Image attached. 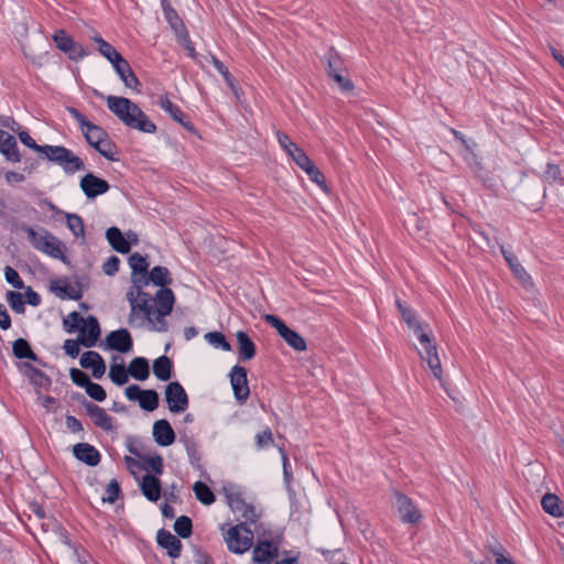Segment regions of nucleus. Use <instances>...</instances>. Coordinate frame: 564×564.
<instances>
[{
  "label": "nucleus",
  "mask_w": 564,
  "mask_h": 564,
  "mask_svg": "<svg viewBox=\"0 0 564 564\" xmlns=\"http://www.w3.org/2000/svg\"><path fill=\"white\" fill-rule=\"evenodd\" d=\"M130 305L128 324L131 327L161 330L162 319L170 315L174 305V293L163 288L152 297L142 286H131L126 294Z\"/></svg>",
  "instance_id": "obj_1"
},
{
  "label": "nucleus",
  "mask_w": 564,
  "mask_h": 564,
  "mask_svg": "<svg viewBox=\"0 0 564 564\" xmlns=\"http://www.w3.org/2000/svg\"><path fill=\"white\" fill-rule=\"evenodd\" d=\"M397 307L408 328L412 332L415 339L414 349L421 361L426 365L433 378L443 381V367L431 325L421 319L412 308L403 305L400 301H397Z\"/></svg>",
  "instance_id": "obj_2"
},
{
  "label": "nucleus",
  "mask_w": 564,
  "mask_h": 564,
  "mask_svg": "<svg viewBox=\"0 0 564 564\" xmlns=\"http://www.w3.org/2000/svg\"><path fill=\"white\" fill-rule=\"evenodd\" d=\"M275 138L285 155L308 176L311 182L318 186L325 194H329L330 189L326 183L325 175L315 165L304 149L281 130L275 131Z\"/></svg>",
  "instance_id": "obj_3"
},
{
  "label": "nucleus",
  "mask_w": 564,
  "mask_h": 564,
  "mask_svg": "<svg viewBox=\"0 0 564 564\" xmlns=\"http://www.w3.org/2000/svg\"><path fill=\"white\" fill-rule=\"evenodd\" d=\"M108 109L127 127L153 134L156 126L145 112L129 98L121 96H108L106 98Z\"/></svg>",
  "instance_id": "obj_4"
},
{
  "label": "nucleus",
  "mask_w": 564,
  "mask_h": 564,
  "mask_svg": "<svg viewBox=\"0 0 564 564\" xmlns=\"http://www.w3.org/2000/svg\"><path fill=\"white\" fill-rule=\"evenodd\" d=\"M19 138L23 144L36 150L50 161H54L63 166L67 173H74L84 169L83 161L72 151L63 147L44 145L40 147L28 132H21Z\"/></svg>",
  "instance_id": "obj_5"
},
{
  "label": "nucleus",
  "mask_w": 564,
  "mask_h": 564,
  "mask_svg": "<svg viewBox=\"0 0 564 564\" xmlns=\"http://www.w3.org/2000/svg\"><path fill=\"white\" fill-rule=\"evenodd\" d=\"M67 333L78 332V341L85 347H93L100 337V327L97 318L82 317L79 313L72 312L63 321Z\"/></svg>",
  "instance_id": "obj_6"
},
{
  "label": "nucleus",
  "mask_w": 564,
  "mask_h": 564,
  "mask_svg": "<svg viewBox=\"0 0 564 564\" xmlns=\"http://www.w3.org/2000/svg\"><path fill=\"white\" fill-rule=\"evenodd\" d=\"M221 534L228 551L235 554L246 553L253 544V532L243 523L221 527Z\"/></svg>",
  "instance_id": "obj_7"
},
{
  "label": "nucleus",
  "mask_w": 564,
  "mask_h": 564,
  "mask_svg": "<svg viewBox=\"0 0 564 564\" xmlns=\"http://www.w3.org/2000/svg\"><path fill=\"white\" fill-rule=\"evenodd\" d=\"M87 142L94 147L104 158L109 161H118V151L116 145L108 139L107 132L88 121L85 129H82Z\"/></svg>",
  "instance_id": "obj_8"
},
{
  "label": "nucleus",
  "mask_w": 564,
  "mask_h": 564,
  "mask_svg": "<svg viewBox=\"0 0 564 564\" xmlns=\"http://www.w3.org/2000/svg\"><path fill=\"white\" fill-rule=\"evenodd\" d=\"M31 243L39 251L46 253L47 256L65 260V246L55 236L50 234L45 229H30L28 231Z\"/></svg>",
  "instance_id": "obj_9"
},
{
  "label": "nucleus",
  "mask_w": 564,
  "mask_h": 564,
  "mask_svg": "<svg viewBox=\"0 0 564 564\" xmlns=\"http://www.w3.org/2000/svg\"><path fill=\"white\" fill-rule=\"evenodd\" d=\"M223 491L226 496L227 503L234 513L239 514L249 522H254L259 518L257 509L246 501L239 487L234 484H228L224 486Z\"/></svg>",
  "instance_id": "obj_10"
},
{
  "label": "nucleus",
  "mask_w": 564,
  "mask_h": 564,
  "mask_svg": "<svg viewBox=\"0 0 564 564\" xmlns=\"http://www.w3.org/2000/svg\"><path fill=\"white\" fill-rule=\"evenodd\" d=\"M264 321L269 323L279 334V336L295 351H305L307 349L306 340L296 330L291 329L281 318L272 314H265Z\"/></svg>",
  "instance_id": "obj_11"
},
{
  "label": "nucleus",
  "mask_w": 564,
  "mask_h": 564,
  "mask_svg": "<svg viewBox=\"0 0 564 564\" xmlns=\"http://www.w3.org/2000/svg\"><path fill=\"white\" fill-rule=\"evenodd\" d=\"M162 8L165 19L167 20L171 28L175 31L178 42L187 50L188 54L194 57L195 48L189 40V35L182 20L166 0H162Z\"/></svg>",
  "instance_id": "obj_12"
},
{
  "label": "nucleus",
  "mask_w": 564,
  "mask_h": 564,
  "mask_svg": "<svg viewBox=\"0 0 564 564\" xmlns=\"http://www.w3.org/2000/svg\"><path fill=\"white\" fill-rule=\"evenodd\" d=\"M165 401L172 413H182L188 406V397L178 382H171L165 388Z\"/></svg>",
  "instance_id": "obj_13"
},
{
  "label": "nucleus",
  "mask_w": 564,
  "mask_h": 564,
  "mask_svg": "<svg viewBox=\"0 0 564 564\" xmlns=\"http://www.w3.org/2000/svg\"><path fill=\"white\" fill-rule=\"evenodd\" d=\"M52 37L56 47L67 54L72 59H80L88 54V52L80 44H77L64 30H57Z\"/></svg>",
  "instance_id": "obj_14"
},
{
  "label": "nucleus",
  "mask_w": 564,
  "mask_h": 564,
  "mask_svg": "<svg viewBox=\"0 0 564 564\" xmlns=\"http://www.w3.org/2000/svg\"><path fill=\"white\" fill-rule=\"evenodd\" d=\"M395 502L394 506L398 510V513L401 520L404 523L416 524L422 519V513L417 509V507L413 503V501L404 494L397 492L395 494Z\"/></svg>",
  "instance_id": "obj_15"
},
{
  "label": "nucleus",
  "mask_w": 564,
  "mask_h": 564,
  "mask_svg": "<svg viewBox=\"0 0 564 564\" xmlns=\"http://www.w3.org/2000/svg\"><path fill=\"white\" fill-rule=\"evenodd\" d=\"M230 383L234 394L239 402H245L250 393L247 371L243 367L234 366L230 371Z\"/></svg>",
  "instance_id": "obj_16"
},
{
  "label": "nucleus",
  "mask_w": 564,
  "mask_h": 564,
  "mask_svg": "<svg viewBox=\"0 0 564 564\" xmlns=\"http://www.w3.org/2000/svg\"><path fill=\"white\" fill-rule=\"evenodd\" d=\"M20 372L26 377L30 383L35 388V392L40 394L42 391L48 390L51 380L41 370L36 369L29 362L19 365Z\"/></svg>",
  "instance_id": "obj_17"
},
{
  "label": "nucleus",
  "mask_w": 564,
  "mask_h": 564,
  "mask_svg": "<svg viewBox=\"0 0 564 564\" xmlns=\"http://www.w3.org/2000/svg\"><path fill=\"white\" fill-rule=\"evenodd\" d=\"M129 265L132 270V286L148 285L147 273L149 269V262L147 261V258L135 252L130 256Z\"/></svg>",
  "instance_id": "obj_18"
},
{
  "label": "nucleus",
  "mask_w": 564,
  "mask_h": 564,
  "mask_svg": "<svg viewBox=\"0 0 564 564\" xmlns=\"http://www.w3.org/2000/svg\"><path fill=\"white\" fill-rule=\"evenodd\" d=\"M80 188L88 198H95L109 191V184L106 180L100 178L91 173L86 174L80 180Z\"/></svg>",
  "instance_id": "obj_19"
},
{
  "label": "nucleus",
  "mask_w": 564,
  "mask_h": 564,
  "mask_svg": "<svg viewBox=\"0 0 564 564\" xmlns=\"http://www.w3.org/2000/svg\"><path fill=\"white\" fill-rule=\"evenodd\" d=\"M94 42L97 44V50L117 70V67H120L121 64L127 62V59L107 41H105L98 34L93 36Z\"/></svg>",
  "instance_id": "obj_20"
},
{
  "label": "nucleus",
  "mask_w": 564,
  "mask_h": 564,
  "mask_svg": "<svg viewBox=\"0 0 564 564\" xmlns=\"http://www.w3.org/2000/svg\"><path fill=\"white\" fill-rule=\"evenodd\" d=\"M106 344L110 349L128 352L132 348V338L127 329H119L106 337Z\"/></svg>",
  "instance_id": "obj_21"
},
{
  "label": "nucleus",
  "mask_w": 564,
  "mask_h": 564,
  "mask_svg": "<svg viewBox=\"0 0 564 564\" xmlns=\"http://www.w3.org/2000/svg\"><path fill=\"white\" fill-rule=\"evenodd\" d=\"M276 555L278 546L269 541H259L252 551V560L257 564H270Z\"/></svg>",
  "instance_id": "obj_22"
},
{
  "label": "nucleus",
  "mask_w": 564,
  "mask_h": 564,
  "mask_svg": "<svg viewBox=\"0 0 564 564\" xmlns=\"http://www.w3.org/2000/svg\"><path fill=\"white\" fill-rule=\"evenodd\" d=\"M80 366L90 369L93 376L100 379L106 372V364L102 357L96 351H86L80 357Z\"/></svg>",
  "instance_id": "obj_23"
},
{
  "label": "nucleus",
  "mask_w": 564,
  "mask_h": 564,
  "mask_svg": "<svg viewBox=\"0 0 564 564\" xmlns=\"http://www.w3.org/2000/svg\"><path fill=\"white\" fill-rule=\"evenodd\" d=\"M153 438L160 446H170L175 441V433L166 420H159L153 424Z\"/></svg>",
  "instance_id": "obj_24"
},
{
  "label": "nucleus",
  "mask_w": 564,
  "mask_h": 564,
  "mask_svg": "<svg viewBox=\"0 0 564 564\" xmlns=\"http://www.w3.org/2000/svg\"><path fill=\"white\" fill-rule=\"evenodd\" d=\"M86 411L94 424L105 431L113 430L112 417L100 406L96 404H87Z\"/></svg>",
  "instance_id": "obj_25"
},
{
  "label": "nucleus",
  "mask_w": 564,
  "mask_h": 564,
  "mask_svg": "<svg viewBox=\"0 0 564 564\" xmlns=\"http://www.w3.org/2000/svg\"><path fill=\"white\" fill-rule=\"evenodd\" d=\"M159 105L161 108L166 111L175 121L181 123L187 131L192 133H196L194 126L189 121L184 120V113L182 110L174 105L169 97L161 96L159 99Z\"/></svg>",
  "instance_id": "obj_26"
},
{
  "label": "nucleus",
  "mask_w": 564,
  "mask_h": 564,
  "mask_svg": "<svg viewBox=\"0 0 564 564\" xmlns=\"http://www.w3.org/2000/svg\"><path fill=\"white\" fill-rule=\"evenodd\" d=\"M115 72L117 73L118 77L120 78V80L127 89H130L137 94L141 91V83L133 73L128 61L121 64L120 67H117V70Z\"/></svg>",
  "instance_id": "obj_27"
},
{
  "label": "nucleus",
  "mask_w": 564,
  "mask_h": 564,
  "mask_svg": "<svg viewBox=\"0 0 564 564\" xmlns=\"http://www.w3.org/2000/svg\"><path fill=\"white\" fill-rule=\"evenodd\" d=\"M73 453L77 459L90 466H96L100 460L98 451L87 443L76 444L73 448Z\"/></svg>",
  "instance_id": "obj_28"
},
{
  "label": "nucleus",
  "mask_w": 564,
  "mask_h": 564,
  "mask_svg": "<svg viewBox=\"0 0 564 564\" xmlns=\"http://www.w3.org/2000/svg\"><path fill=\"white\" fill-rule=\"evenodd\" d=\"M542 509L553 518H562L564 516V505L555 494H545L541 499Z\"/></svg>",
  "instance_id": "obj_29"
},
{
  "label": "nucleus",
  "mask_w": 564,
  "mask_h": 564,
  "mask_svg": "<svg viewBox=\"0 0 564 564\" xmlns=\"http://www.w3.org/2000/svg\"><path fill=\"white\" fill-rule=\"evenodd\" d=\"M158 543L167 551L172 557H177L181 552V542L171 532L160 530L156 535Z\"/></svg>",
  "instance_id": "obj_30"
},
{
  "label": "nucleus",
  "mask_w": 564,
  "mask_h": 564,
  "mask_svg": "<svg viewBox=\"0 0 564 564\" xmlns=\"http://www.w3.org/2000/svg\"><path fill=\"white\" fill-rule=\"evenodd\" d=\"M142 494L151 501H158L161 497V484L160 480L152 476L145 475L141 480Z\"/></svg>",
  "instance_id": "obj_31"
},
{
  "label": "nucleus",
  "mask_w": 564,
  "mask_h": 564,
  "mask_svg": "<svg viewBox=\"0 0 564 564\" xmlns=\"http://www.w3.org/2000/svg\"><path fill=\"white\" fill-rule=\"evenodd\" d=\"M107 240L110 246L120 253H128L130 251V241L126 239L119 228L110 227L107 232Z\"/></svg>",
  "instance_id": "obj_32"
},
{
  "label": "nucleus",
  "mask_w": 564,
  "mask_h": 564,
  "mask_svg": "<svg viewBox=\"0 0 564 564\" xmlns=\"http://www.w3.org/2000/svg\"><path fill=\"white\" fill-rule=\"evenodd\" d=\"M0 151L6 155V158L12 162H19L20 155L18 152L17 141L13 135L9 132L3 131V137L0 141Z\"/></svg>",
  "instance_id": "obj_33"
},
{
  "label": "nucleus",
  "mask_w": 564,
  "mask_h": 564,
  "mask_svg": "<svg viewBox=\"0 0 564 564\" xmlns=\"http://www.w3.org/2000/svg\"><path fill=\"white\" fill-rule=\"evenodd\" d=\"M128 371L134 379L143 381L150 375L149 362L145 358L137 357L129 364Z\"/></svg>",
  "instance_id": "obj_34"
},
{
  "label": "nucleus",
  "mask_w": 564,
  "mask_h": 564,
  "mask_svg": "<svg viewBox=\"0 0 564 564\" xmlns=\"http://www.w3.org/2000/svg\"><path fill=\"white\" fill-rule=\"evenodd\" d=\"M236 338L238 341L239 354L241 355V357L246 360H250L251 358H253L256 355V347L252 340L249 338V336L245 332L239 330L236 334Z\"/></svg>",
  "instance_id": "obj_35"
},
{
  "label": "nucleus",
  "mask_w": 564,
  "mask_h": 564,
  "mask_svg": "<svg viewBox=\"0 0 564 564\" xmlns=\"http://www.w3.org/2000/svg\"><path fill=\"white\" fill-rule=\"evenodd\" d=\"M153 372L158 379L162 381L169 380L172 375L171 360L165 356L158 358L153 364Z\"/></svg>",
  "instance_id": "obj_36"
},
{
  "label": "nucleus",
  "mask_w": 564,
  "mask_h": 564,
  "mask_svg": "<svg viewBox=\"0 0 564 564\" xmlns=\"http://www.w3.org/2000/svg\"><path fill=\"white\" fill-rule=\"evenodd\" d=\"M148 283L164 286L171 283L170 272L165 267H154L149 274L147 273Z\"/></svg>",
  "instance_id": "obj_37"
},
{
  "label": "nucleus",
  "mask_w": 564,
  "mask_h": 564,
  "mask_svg": "<svg viewBox=\"0 0 564 564\" xmlns=\"http://www.w3.org/2000/svg\"><path fill=\"white\" fill-rule=\"evenodd\" d=\"M12 349L13 355L19 359L28 358L34 361L37 360V357L32 350L30 344L23 338L17 339L12 345Z\"/></svg>",
  "instance_id": "obj_38"
},
{
  "label": "nucleus",
  "mask_w": 564,
  "mask_h": 564,
  "mask_svg": "<svg viewBox=\"0 0 564 564\" xmlns=\"http://www.w3.org/2000/svg\"><path fill=\"white\" fill-rule=\"evenodd\" d=\"M129 371L126 369L124 365L113 362L110 366L109 378L111 381L118 386H122L129 380Z\"/></svg>",
  "instance_id": "obj_39"
},
{
  "label": "nucleus",
  "mask_w": 564,
  "mask_h": 564,
  "mask_svg": "<svg viewBox=\"0 0 564 564\" xmlns=\"http://www.w3.org/2000/svg\"><path fill=\"white\" fill-rule=\"evenodd\" d=\"M193 490L195 492L196 498L202 503L208 506L215 501V496L206 484L202 481H196L193 486Z\"/></svg>",
  "instance_id": "obj_40"
},
{
  "label": "nucleus",
  "mask_w": 564,
  "mask_h": 564,
  "mask_svg": "<svg viewBox=\"0 0 564 564\" xmlns=\"http://www.w3.org/2000/svg\"><path fill=\"white\" fill-rule=\"evenodd\" d=\"M139 405L147 411H154L159 405V395L154 390H144L139 400Z\"/></svg>",
  "instance_id": "obj_41"
},
{
  "label": "nucleus",
  "mask_w": 564,
  "mask_h": 564,
  "mask_svg": "<svg viewBox=\"0 0 564 564\" xmlns=\"http://www.w3.org/2000/svg\"><path fill=\"white\" fill-rule=\"evenodd\" d=\"M492 556V564H517L512 556L501 545H497L490 549Z\"/></svg>",
  "instance_id": "obj_42"
},
{
  "label": "nucleus",
  "mask_w": 564,
  "mask_h": 564,
  "mask_svg": "<svg viewBox=\"0 0 564 564\" xmlns=\"http://www.w3.org/2000/svg\"><path fill=\"white\" fill-rule=\"evenodd\" d=\"M205 339L215 347H220L225 351H230L231 347L225 336L219 332H212L205 335Z\"/></svg>",
  "instance_id": "obj_43"
},
{
  "label": "nucleus",
  "mask_w": 564,
  "mask_h": 564,
  "mask_svg": "<svg viewBox=\"0 0 564 564\" xmlns=\"http://www.w3.org/2000/svg\"><path fill=\"white\" fill-rule=\"evenodd\" d=\"M174 530L182 538H187L192 533V521L187 517H180L174 523Z\"/></svg>",
  "instance_id": "obj_44"
},
{
  "label": "nucleus",
  "mask_w": 564,
  "mask_h": 564,
  "mask_svg": "<svg viewBox=\"0 0 564 564\" xmlns=\"http://www.w3.org/2000/svg\"><path fill=\"white\" fill-rule=\"evenodd\" d=\"M67 227L73 231L76 237H84V224L80 217L77 215H67L66 217Z\"/></svg>",
  "instance_id": "obj_45"
},
{
  "label": "nucleus",
  "mask_w": 564,
  "mask_h": 564,
  "mask_svg": "<svg viewBox=\"0 0 564 564\" xmlns=\"http://www.w3.org/2000/svg\"><path fill=\"white\" fill-rule=\"evenodd\" d=\"M254 440L259 449L268 447L269 445L273 444V435L271 430L265 427L254 436Z\"/></svg>",
  "instance_id": "obj_46"
},
{
  "label": "nucleus",
  "mask_w": 564,
  "mask_h": 564,
  "mask_svg": "<svg viewBox=\"0 0 564 564\" xmlns=\"http://www.w3.org/2000/svg\"><path fill=\"white\" fill-rule=\"evenodd\" d=\"M85 389L87 394L96 401H104L107 397L105 389L98 383L90 381Z\"/></svg>",
  "instance_id": "obj_47"
},
{
  "label": "nucleus",
  "mask_w": 564,
  "mask_h": 564,
  "mask_svg": "<svg viewBox=\"0 0 564 564\" xmlns=\"http://www.w3.org/2000/svg\"><path fill=\"white\" fill-rule=\"evenodd\" d=\"M329 76L336 82V84L344 91H351L354 89L352 82L341 72V73H329Z\"/></svg>",
  "instance_id": "obj_48"
},
{
  "label": "nucleus",
  "mask_w": 564,
  "mask_h": 564,
  "mask_svg": "<svg viewBox=\"0 0 564 564\" xmlns=\"http://www.w3.org/2000/svg\"><path fill=\"white\" fill-rule=\"evenodd\" d=\"M223 78L225 79L226 84L230 88L232 95L236 97V99L239 101L243 95V91L241 87L239 86L236 78L228 72L226 73Z\"/></svg>",
  "instance_id": "obj_49"
},
{
  "label": "nucleus",
  "mask_w": 564,
  "mask_h": 564,
  "mask_svg": "<svg viewBox=\"0 0 564 564\" xmlns=\"http://www.w3.org/2000/svg\"><path fill=\"white\" fill-rule=\"evenodd\" d=\"M405 227L410 232H420L424 229L422 219L416 214H411L405 220Z\"/></svg>",
  "instance_id": "obj_50"
},
{
  "label": "nucleus",
  "mask_w": 564,
  "mask_h": 564,
  "mask_svg": "<svg viewBox=\"0 0 564 564\" xmlns=\"http://www.w3.org/2000/svg\"><path fill=\"white\" fill-rule=\"evenodd\" d=\"M7 300L10 304V306L12 307V310H14L15 312L20 313L23 311L24 302H23L22 295L20 293H17L13 291L8 292Z\"/></svg>",
  "instance_id": "obj_51"
},
{
  "label": "nucleus",
  "mask_w": 564,
  "mask_h": 564,
  "mask_svg": "<svg viewBox=\"0 0 564 564\" xmlns=\"http://www.w3.org/2000/svg\"><path fill=\"white\" fill-rule=\"evenodd\" d=\"M120 488L116 480H111L107 485L106 496L102 498L105 502L113 503L119 495Z\"/></svg>",
  "instance_id": "obj_52"
},
{
  "label": "nucleus",
  "mask_w": 564,
  "mask_h": 564,
  "mask_svg": "<svg viewBox=\"0 0 564 564\" xmlns=\"http://www.w3.org/2000/svg\"><path fill=\"white\" fill-rule=\"evenodd\" d=\"M70 378L75 384L84 388L90 382L89 377L84 371L75 368L70 369Z\"/></svg>",
  "instance_id": "obj_53"
},
{
  "label": "nucleus",
  "mask_w": 564,
  "mask_h": 564,
  "mask_svg": "<svg viewBox=\"0 0 564 564\" xmlns=\"http://www.w3.org/2000/svg\"><path fill=\"white\" fill-rule=\"evenodd\" d=\"M6 280L12 284L14 288L17 289H22L23 288V282L19 275V273L12 269L11 267H7L6 268Z\"/></svg>",
  "instance_id": "obj_54"
},
{
  "label": "nucleus",
  "mask_w": 564,
  "mask_h": 564,
  "mask_svg": "<svg viewBox=\"0 0 564 564\" xmlns=\"http://www.w3.org/2000/svg\"><path fill=\"white\" fill-rule=\"evenodd\" d=\"M144 463L148 465L150 469H152L156 474H162L163 471V460L159 455L148 456L144 458Z\"/></svg>",
  "instance_id": "obj_55"
},
{
  "label": "nucleus",
  "mask_w": 564,
  "mask_h": 564,
  "mask_svg": "<svg viewBox=\"0 0 564 564\" xmlns=\"http://www.w3.org/2000/svg\"><path fill=\"white\" fill-rule=\"evenodd\" d=\"M120 260L118 257H110L102 265L104 272L107 275H113L119 270Z\"/></svg>",
  "instance_id": "obj_56"
},
{
  "label": "nucleus",
  "mask_w": 564,
  "mask_h": 564,
  "mask_svg": "<svg viewBox=\"0 0 564 564\" xmlns=\"http://www.w3.org/2000/svg\"><path fill=\"white\" fill-rule=\"evenodd\" d=\"M79 341L74 339H67L64 343V350L70 357H76L79 354Z\"/></svg>",
  "instance_id": "obj_57"
},
{
  "label": "nucleus",
  "mask_w": 564,
  "mask_h": 564,
  "mask_svg": "<svg viewBox=\"0 0 564 564\" xmlns=\"http://www.w3.org/2000/svg\"><path fill=\"white\" fill-rule=\"evenodd\" d=\"M513 274L525 288L532 286V279L523 267L517 269Z\"/></svg>",
  "instance_id": "obj_58"
},
{
  "label": "nucleus",
  "mask_w": 564,
  "mask_h": 564,
  "mask_svg": "<svg viewBox=\"0 0 564 564\" xmlns=\"http://www.w3.org/2000/svg\"><path fill=\"white\" fill-rule=\"evenodd\" d=\"M144 390L140 389L138 386L135 384H131L129 387L126 388L124 390V394L126 397L130 400V401H138L140 400L141 398V394L143 393Z\"/></svg>",
  "instance_id": "obj_59"
},
{
  "label": "nucleus",
  "mask_w": 564,
  "mask_h": 564,
  "mask_svg": "<svg viewBox=\"0 0 564 564\" xmlns=\"http://www.w3.org/2000/svg\"><path fill=\"white\" fill-rule=\"evenodd\" d=\"M39 399L43 405V408L46 409V411H55L56 408H57V401L50 397V395H42L41 393L39 394Z\"/></svg>",
  "instance_id": "obj_60"
},
{
  "label": "nucleus",
  "mask_w": 564,
  "mask_h": 564,
  "mask_svg": "<svg viewBox=\"0 0 564 564\" xmlns=\"http://www.w3.org/2000/svg\"><path fill=\"white\" fill-rule=\"evenodd\" d=\"M124 463L129 471L133 475H137L141 470V464L130 456L124 457Z\"/></svg>",
  "instance_id": "obj_61"
},
{
  "label": "nucleus",
  "mask_w": 564,
  "mask_h": 564,
  "mask_svg": "<svg viewBox=\"0 0 564 564\" xmlns=\"http://www.w3.org/2000/svg\"><path fill=\"white\" fill-rule=\"evenodd\" d=\"M66 426L74 433L80 432L83 430L80 422L72 415L66 416Z\"/></svg>",
  "instance_id": "obj_62"
},
{
  "label": "nucleus",
  "mask_w": 564,
  "mask_h": 564,
  "mask_svg": "<svg viewBox=\"0 0 564 564\" xmlns=\"http://www.w3.org/2000/svg\"><path fill=\"white\" fill-rule=\"evenodd\" d=\"M11 326V318L3 305L0 304V327L8 329Z\"/></svg>",
  "instance_id": "obj_63"
},
{
  "label": "nucleus",
  "mask_w": 564,
  "mask_h": 564,
  "mask_svg": "<svg viewBox=\"0 0 564 564\" xmlns=\"http://www.w3.org/2000/svg\"><path fill=\"white\" fill-rule=\"evenodd\" d=\"M68 112L72 115V117L78 122L80 126V129H85V126H87V122L89 120L86 119L84 115H82L77 109L75 108H68Z\"/></svg>",
  "instance_id": "obj_64"
}]
</instances>
